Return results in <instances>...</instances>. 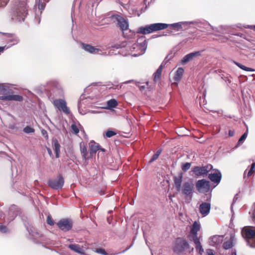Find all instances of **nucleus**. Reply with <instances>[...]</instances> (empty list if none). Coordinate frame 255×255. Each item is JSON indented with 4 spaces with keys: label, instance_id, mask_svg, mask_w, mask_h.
Listing matches in <instances>:
<instances>
[{
    "label": "nucleus",
    "instance_id": "nucleus-1",
    "mask_svg": "<svg viewBox=\"0 0 255 255\" xmlns=\"http://www.w3.org/2000/svg\"><path fill=\"white\" fill-rule=\"evenodd\" d=\"M126 46L128 49V54L136 57L144 53L147 48V43L145 37L142 36L137 39L136 42H128Z\"/></svg>",
    "mask_w": 255,
    "mask_h": 255
},
{
    "label": "nucleus",
    "instance_id": "nucleus-2",
    "mask_svg": "<svg viewBox=\"0 0 255 255\" xmlns=\"http://www.w3.org/2000/svg\"><path fill=\"white\" fill-rule=\"evenodd\" d=\"M27 11L26 1L20 0L13 12L11 18L16 22L23 21L27 14Z\"/></svg>",
    "mask_w": 255,
    "mask_h": 255
},
{
    "label": "nucleus",
    "instance_id": "nucleus-3",
    "mask_svg": "<svg viewBox=\"0 0 255 255\" xmlns=\"http://www.w3.org/2000/svg\"><path fill=\"white\" fill-rule=\"evenodd\" d=\"M167 27H168V25L166 23H153L139 27L137 29V32L143 34H147L156 31L164 29Z\"/></svg>",
    "mask_w": 255,
    "mask_h": 255
},
{
    "label": "nucleus",
    "instance_id": "nucleus-4",
    "mask_svg": "<svg viewBox=\"0 0 255 255\" xmlns=\"http://www.w3.org/2000/svg\"><path fill=\"white\" fill-rule=\"evenodd\" d=\"M243 237L247 240L248 245L251 248H255V228L245 227L242 231Z\"/></svg>",
    "mask_w": 255,
    "mask_h": 255
},
{
    "label": "nucleus",
    "instance_id": "nucleus-5",
    "mask_svg": "<svg viewBox=\"0 0 255 255\" xmlns=\"http://www.w3.org/2000/svg\"><path fill=\"white\" fill-rule=\"evenodd\" d=\"M111 18L122 31H124L128 28V22L126 18L119 15H114Z\"/></svg>",
    "mask_w": 255,
    "mask_h": 255
},
{
    "label": "nucleus",
    "instance_id": "nucleus-6",
    "mask_svg": "<svg viewBox=\"0 0 255 255\" xmlns=\"http://www.w3.org/2000/svg\"><path fill=\"white\" fill-rule=\"evenodd\" d=\"M213 166L211 164L205 166H195L192 168V171L197 176H201L206 174L212 168Z\"/></svg>",
    "mask_w": 255,
    "mask_h": 255
},
{
    "label": "nucleus",
    "instance_id": "nucleus-7",
    "mask_svg": "<svg viewBox=\"0 0 255 255\" xmlns=\"http://www.w3.org/2000/svg\"><path fill=\"white\" fill-rule=\"evenodd\" d=\"M197 190L200 193H206L210 190V182L205 179L197 181L196 183Z\"/></svg>",
    "mask_w": 255,
    "mask_h": 255
},
{
    "label": "nucleus",
    "instance_id": "nucleus-8",
    "mask_svg": "<svg viewBox=\"0 0 255 255\" xmlns=\"http://www.w3.org/2000/svg\"><path fill=\"white\" fill-rule=\"evenodd\" d=\"M53 105L59 111H62L66 115L70 114V110L67 107L66 102L63 99H56L53 101Z\"/></svg>",
    "mask_w": 255,
    "mask_h": 255
},
{
    "label": "nucleus",
    "instance_id": "nucleus-9",
    "mask_svg": "<svg viewBox=\"0 0 255 255\" xmlns=\"http://www.w3.org/2000/svg\"><path fill=\"white\" fill-rule=\"evenodd\" d=\"M64 180L63 178L61 176H58L56 178L50 180L48 181L49 185L53 189L58 190L63 186Z\"/></svg>",
    "mask_w": 255,
    "mask_h": 255
},
{
    "label": "nucleus",
    "instance_id": "nucleus-10",
    "mask_svg": "<svg viewBox=\"0 0 255 255\" xmlns=\"http://www.w3.org/2000/svg\"><path fill=\"white\" fill-rule=\"evenodd\" d=\"M57 226L61 230L66 232L71 229L73 224L71 220L64 219L60 220L57 223Z\"/></svg>",
    "mask_w": 255,
    "mask_h": 255
},
{
    "label": "nucleus",
    "instance_id": "nucleus-11",
    "mask_svg": "<svg viewBox=\"0 0 255 255\" xmlns=\"http://www.w3.org/2000/svg\"><path fill=\"white\" fill-rule=\"evenodd\" d=\"M194 185L192 182H185L182 188V193L187 196L191 197L193 194Z\"/></svg>",
    "mask_w": 255,
    "mask_h": 255
},
{
    "label": "nucleus",
    "instance_id": "nucleus-12",
    "mask_svg": "<svg viewBox=\"0 0 255 255\" xmlns=\"http://www.w3.org/2000/svg\"><path fill=\"white\" fill-rule=\"evenodd\" d=\"M200 223L195 221L190 227V235L189 236L190 240L199 238L197 236V232L200 230Z\"/></svg>",
    "mask_w": 255,
    "mask_h": 255
},
{
    "label": "nucleus",
    "instance_id": "nucleus-13",
    "mask_svg": "<svg viewBox=\"0 0 255 255\" xmlns=\"http://www.w3.org/2000/svg\"><path fill=\"white\" fill-rule=\"evenodd\" d=\"M3 34L5 36V41L9 44L8 48L18 43L19 39L15 35L10 33H3Z\"/></svg>",
    "mask_w": 255,
    "mask_h": 255
},
{
    "label": "nucleus",
    "instance_id": "nucleus-14",
    "mask_svg": "<svg viewBox=\"0 0 255 255\" xmlns=\"http://www.w3.org/2000/svg\"><path fill=\"white\" fill-rule=\"evenodd\" d=\"M224 239V236L215 235L211 237L209 240V245L213 247H217L221 245Z\"/></svg>",
    "mask_w": 255,
    "mask_h": 255
},
{
    "label": "nucleus",
    "instance_id": "nucleus-15",
    "mask_svg": "<svg viewBox=\"0 0 255 255\" xmlns=\"http://www.w3.org/2000/svg\"><path fill=\"white\" fill-rule=\"evenodd\" d=\"M208 177L212 182L218 184L221 181L222 174L219 170H215L213 173L209 174Z\"/></svg>",
    "mask_w": 255,
    "mask_h": 255
},
{
    "label": "nucleus",
    "instance_id": "nucleus-16",
    "mask_svg": "<svg viewBox=\"0 0 255 255\" xmlns=\"http://www.w3.org/2000/svg\"><path fill=\"white\" fill-rule=\"evenodd\" d=\"M188 246V244L185 241H178L177 243L176 244L174 248V251L175 252L180 253L183 251L184 250L187 249Z\"/></svg>",
    "mask_w": 255,
    "mask_h": 255
},
{
    "label": "nucleus",
    "instance_id": "nucleus-17",
    "mask_svg": "<svg viewBox=\"0 0 255 255\" xmlns=\"http://www.w3.org/2000/svg\"><path fill=\"white\" fill-rule=\"evenodd\" d=\"M210 208L211 204L210 203H202L199 206V211L203 216H206L209 214Z\"/></svg>",
    "mask_w": 255,
    "mask_h": 255
},
{
    "label": "nucleus",
    "instance_id": "nucleus-18",
    "mask_svg": "<svg viewBox=\"0 0 255 255\" xmlns=\"http://www.w3.org/2000/svg\"><path fill=\"white\" fill-rule=\"evenodd\" d=\"M0 100L4 101H21L23 98L21 96L18 95H9L7 96H2L0 97Z\"/></svg>",
    "mask_w": 255,
    "mask_h": 255
},
{
    "label": "nucleus",
    "instance_id": "nucleus-19",
    "mask_svg": "<svg viewBox=\"0 0 255 255\" xmlns=\"http://www.w3.org/2000/svg\"><path fill=\"white\" fill-rule=\"evenodd\" d=\"M82 48L85 51L92 54H100L101 50L89 44H82Z\"/></svg>",
    "mask_w": 255,
    "mask_h": 255
},
{
    "label": "nucleus",
    "instance_id": "nucleus-20",
    "mask_svg": "<svg viewBox=\"0 0 255 255\" xmlns=\"http://www.w3.org/2000/svg\"><path fill=\"white\" fill-rule=\"evenodd\" d=\"M200 55V52H194L185 55L181 60L182 64H185L189 61H191L193 59L194 57H196Z\"/></svg>",
    "mask_w": 255,
    "mask_h": 255
},
{
    "label": "nucleus",
    "instance_id": "nucleus-21",
    "mask_svg": "<svg viewBox=\"0 0 255 255\" xmlns=\"http://www.w3.org/2000/svg\"><path fill=\"white\" fill-rule=\"evenodd\" d=\"M182 175L181 174L177 177L174 178V182L175 188L177 191H180L181 189V184L182 182Z\"/></svg>",
    "mask_w": 255,
    "mask_h": 255
},
{
    "label": "nucleus",
    "instance_id": "nucleus-22",
    "mask_svg": "<svg viewBox=\"0 0 255 255\" xmlns=\"http://www.w3.org/2000/svg\"><path fill=\"white\" fill-rule=\"evenodd\" d=\"M89 147L91 155L95 153L100 149L99 144L94 141H91L89 142Z\"/></svg>",
    "mask_w": 255,
    "mask_h": 255
},
{
    "label": "nucleus",
    "instance_id": "nucleus-23",
    "mask_svg": "<svg viewBox=\"0 0 255 255\" xmlns=\"http://www.w3.org/2000/svg\"><path fill=\"white\" fill-rule=\"evenodd\" d=\"M193 241L195 245V248L197 252L200 254L202 255L204 252V250L200 242L199 238H196L194 239H191Z\"/></svg>",
    "mask_w": 255,
    "mask_h": 255
},
{
    "label": "nucleus",
    "instance_id": "nucleus-24",
    "mask_svg": "<svg viewBox=\"0 0 255 255\" xmlns=\"http://www.w3.org/2000/svg\"><path fill=\"white\" fill-rule=\"evenodd\" d=\"M52 145L53 146L54 150L56 154V157L58 158L59 157L60 151V145L57 139H54L52 140Z\"/></svg>",
    "mask_w": 255,
    "mask_h": 255
},
{
    "label": "nucleus",
    "instance_id": "nucleus-25",
    "mask_svg": "<svg viewBox=\"0 0 255 255\" xmlns=\"http://www.w3.org/2000/svg\"><path fill=\"white\" fill-rule=\"evenodd\" d=\"M68 248L71 250L80 254L83 255L84 254V250L79 245L71 244L68 246Z\"/></svg>",
    "mask_w": 255,
    "mask_h": 255
},
{
    "label": "nucleus",
    "instance_id": "nucleus-26",
    "mask_svg": "<svg viewBox=\"0 0 255 255\" xmlns=\"http://www.w3.org/2000/svg\"><path fill=\"white\" fill-rule=\"evenodd\" d=\"M235 240V237L233 236L230 237L229 241H226L223 244V248L225 250L231 249L233 246V242Z\"/></svg>",
    "mask_w": 255,
    "mask_h": 255
},
{
    "label": "nucleus",
    "instance_id": "nucleus-27",
    "mask_svg": "<svg viewBox=\"0 0 255 255\" xmlns=\"http://www.w3.org/2000/svg\"><path fill=\"white\" fill-rule=\"evenodd\" d=\"M255 172V163H253L251 164V167L249 170L247 169L244 174V178H248L252 176Z\"/></svg>",
    "mask_w": 255,
    "mask_h": 255
},
{
    "label": "nucleus",
    "instance_id": "nucleus-28",
    "mask_svg": "<svg viewBox=\"0 0 255 255\" xmlns=\"http://www.w3.org/2000/svg\"><path fill=\"white\" fill-rule=\"evenodd\" d=\"M184 72V69L182 68H178L175 72L173 79L176 82H178L182 78Z\"/></svg>",
    "mask_w": 255,
    "mask_h": 255
},
{
    "label": "nucleus",
    "instance_id": "nucleus-29",
    "mask_svg": "<svg viewBox=\"0 0 255 255\" xmlns=\"http://www.w3.org/2000/svg\"><path fill=\"white\" fill-rule=\"evenodd\" d=\"M12 90L10 89V86L8 84H0V92L2 93H10Z\"/></svg>",
    "mask_w": 255,
    "mask_h": 255
},
{
    "label": "nucleus",
    "instance_id": "nucleus-30",
    "mask_svg": "<svg viewBox=\"0 0 255 255\" xmlns=\"http://www.w3.org/2000/svg\"><path fill=\"white\" fill-rule=\"evenodd\" d=\"M107 107L106 108H105V109H112L113 108H116L118 106V102L117 100H116L114 99H111V100L108 101L107 102Z\"/></svg>",
    "mask_w": 255,
    "mask_h": 255
},
{
    "label": "nucleus",
    "instance_id": "nucleus-31",
    "mask_svg": "<svg viewBox=\"0 0 255 255\" xmlns=\"http://www.w3.org/2000/svg\"><path fill=\"white\" fill-rule=\"evenodd\" d=\"M16 209V207L14 205L10 207V208L9 209V214H12V216L11 217H10L8 219L9 221H11V220H13L14 217L17 216V215L18 214V211Z\"/></svg>",
    "mask_w": 255,
    "mask_h": 255
},
{
    "label": "nucleus",
    "instance_id": "nucleus-32",
    "mask_svg": "<svg viewBox=\"0 0 255 255\" xmlns=\"http://www.w3.org/2000/svg\"><path fill=\"white\" fill-rule=\"evenodd\" d=\"M187 23V22H178V23H173V24H167L168 25V26H170L175 29H176L177 31H179L181 29H182V24L183 23Z\"/></svg>",
    "mask_w": 255,
    "mask_h": 255
},
{
    "label": "nucleus",
    "instance_id": "nucleus-33",
    "mask_svg": "<svg viewBox=\"0 0 255 255\" xmlns=\"http://www.w3.org/2000/svg\"><path fill=\"white\" fill-rule=\"evenodd\" d=\"M162 69V66L161 65L157 69L156 71L155 72V73L154 74V82H157L159 80L160 77H161Z\"/></svg>",
    "mask_w": 255,
    "mask_h": 255
},
{
    "label": "nucleus",
    "instance_id": "nucleus-34",
    "mask_svg": "<svg viewBox=\"0 0 255 255\" xmlns=\"http://www.w3.org/2000/svg\"><path fill=\"white\" fill-rule=\"evenodd\" d=\"M80 151L82 153L83 157L86 159L87 158V155H88V151L87 150L86 147L85 146V145L83 144H80Z\"/></svg>",
    "mask_w": 255,
    "mask_h": 255
},
{
    "label": "nucleus",
    "instance_id": "nucleus-35",
    "mask_svg": "<svg viewBox=\"0 0 255 255\" xmlns=\"http://www.w3.org/2000/svg\"><path fill=\"white\" fill-rule=\"evenodd\" d=\"M234 62L237 66H238L239 68H240L241 69H242L244 70H245L247 71H250V72H253V71H255V70L254 69L247 67H246L237 62L234 61Z\"/></svg>",
    "mask_w": 255,
    "mask_h": 255
},
{
    "label": "nucleus",
    "instance_id": "nucleus-36",
    "mask_svg": "<svg viewBox=\"0 0 255 255\" xmlns=\"http://www.w3.org/2000/svg\"><path fill=\"white\" fill-rule=\"evenodd\" d=\"M79 125V124H78V125L76 124H72L71 128L72 132L73 133L77 134V133H79V129L78 128Z\"/></svg>",
    "mask_w": 255,
    "mask_h": 255
},
{
    "label": "nucleus",
    "instance_id": "nucleus-37",
    "mask_svg": "<svg viewBox=\"0 0 255 255\" xmlns=\"http://www.w3.org/2000/svg\"><path fill=\"white\" fill-rule=\"evenodd\" d=\"M200 25L199 26L201 28H205L206 30H210L212 28V26L208 22H201Z\"/></svg>",
    "mask_w": 255,
    "mask_h": 255
},
{
    "label": "nucleus",
    "instance_id": "nucleus-38",
    "mask_svg": "<svg viewBox=\"0 0 255 255\" xmlns=\"http://www.w3.org/2000/svg\"><path fill=\"white\" fill-rule=\"evenodd\" d=\"M38 1V8L39 10L44 9L45 5V0H36Z\"/></svg>",
    "mask_w": 255,
    "mask_h": 255
},
{
    "label": "nucleus",
    "instance_id": "nucleus-39",
    "mask_svg": "<svg viewBox=\"0 0 255 255\" xmlns=\"http://www.w3.org/2000/svg\"><path fill=\"white\" fill-rule=\"evenodd\" d=\"M161 153V149L157 150L156 151V152L153 154V155L152 156V158L150 159L149 162L150 163H151V162L154 161V160H155L156 159H157L158 158V157Z\"/></svg>",
    "mask_w": 255,
    "mask_h": 255
},
{
    "label": "nucleus",
    "instance_id": "nucleus-40",
    "mask_svg": "<svg viewBox=\"0 0 255 255\" xmlns=\"http://www.w3.org/2000/svg\"><path fill=\"white\" fill-rule=\"evenodd\" d=\"M190 166L191 163L189 162H186L182 165V170L183 171L186 172L190 168Z\"/></svg>",
    "mask_w": 255,
    "mask_h": 255
},
{
    "label": "nucleus",
    "instance_id": "nucleus-41",
    "mask_svg": "<svg viewBox=\"0 0 255 255\" xmlns=\"http://www.w3.org/2000/svg\"><path fill=\"white\" fill-rule=\"evenodd\" d=\"M23 131L26 133H30L32 132H34V129L29 126H26L23 129Z\"/></svg>",
    "mask_w": 255,
    "mask_h": 255
},
{
    "label": "nucleus",
    "instance_id": "nucleus-42",
    "mask_svg": "<svg viewBox=\"0 0 255 255\" xmlns=\"http://www.w3.org/2000/svg\"><path fill=\"white\" fill-rule=\"evenodd\" d=\"M247 135H248V132H245L241 136V137L239 138V140H238V144H241L247 138Z\"/></svg>",
    "mask_w": 255,
    "mask_h": 255
},
{
    "label": "nucleus",
    "instance_id": "nucleus-43",
    "mask_svg": "<svg viewBox=\"0 0 255 255\" xmlns=\"http://www.w3.org/2000/svg\"><path fill=\"white\" fill-rule=\"evenodd\" d=\"M95 252L98 254H102L103 255H108V254L106 253V251L102 248L96 249Z\"/></svg>",
    "mask_w": 255,
    "mask_h": 255
},
{
    "label": "nucleus",
    "instance_id": "nucleus-44",
    "mask_svg": "<svg viewBox=\"0 0 255 255\" xmlns=\"http://www.w3.org/2000/svg\"><path fill=\"white\" fill-rule=\"evenodd\" d=\"M116 133L112 130H108L106 132V135L107 137H111L115 135Z\"/></svg>",
    "mask_w": 255,
    "mask_h": 255
},
{
    "label": "nucleus",
    "instance_id": "nucleus-45",
    "mask_svg": "<svg viewBox=\"0 0 255 255\" xmlns=\"http://www.w3.org/2000/svg\"><path fill=\"white\" fill-rule=\"evenodd\" d=\"M9 0H0V8L4 7L6 5Z\"/></svg>",
    "mask_w": 255,
    "mask_h": 255
},
{
    "label": "nucleus",
    "instance_id": "nucleus-46",
    "mask_svg": "<svg viewBox=\"0 0 255 255\" xmlns=\"http://www.w3.org/2000/svg\"><path fill=\"white\" fill-rule=\"evenodd\" d=\"M47 223L48 224L52 226L54 225V222L50 216L47 217Z\"/></svg>",
    "mask_w": 255,
    "mask_h": 255
},
{
    "label": "nucleus",
    "instance_id": "nucleus-47",
    "mask_svg": "<svg viewBox=\"0 0 255 255\" xmlns=\"http://www.w3.org/2000/svg\"><path fill=\"white\" fill-rule=\"evenodd\" d=\"M0 231L1 233H6V232H7L6 227L4 226L0 225Z\"/></svg>",
    "mask_w": 255,
    "mask_h": 255
},
{
    "label": "nucleus",
    "instance_id": "nucleus-48",
    "mask_svg": "<svg viewBox=\"0 0 255 255\" xmlns=\"http://www.w3.org/2000/svg\"><path fill=\"white\" fill-rule=\"evenodd\" d=\"M206 255H215L214 251L211 249H207L206 251Z\"/></svg>",
    "mask_w": 255,
    "mask_h": 255
},
{
    "label": "nucleus",
    "instance_id": "nucleus-49",
    "mask_svg": "<svg viewBox=\"0 0 255 255\" xmlns=\"http://www.w3.org/2000/svg\"><path fill=\"white\" fill-rule=\"evenodd\" d=\"M58 90L59 91V96L63 95V91L60 85L57 87Z\"/></svg>",
    "mask_w": 255,
    "mask_h": 255
},
{
    "label": "nucleus",
    "instance_id": "nucleus-50",
    "mask_svg": "<svg viewBox=\"0 0 255 255\" xmlns=\"http://www.w3.org/2000/svg\"><path fill=\"white\" fill-rule=\"evenodd\" d=\"M253 208H254V209L253 211L252 217L254 220V221L255 222V203L254 205Z\"/></svg>",
    "mask_w": 255,
    "mask_h": 255
},
{
    "label": "nucleus",
    "instance_id": "nucleus-51",
    "mask_svg": "<svg viewBox=\"0 0 255 255\" xmlns=\"http://www.w3.org/2000/svg\"><path fill=\"white\" fill-rule=\"evenodd\" d=\"M8 48V46H7L6 45L0 47V53L2 52L5 49H7Z\"/></svg>",
    "mask_w": 255,
    "mask_h": 255
},
{
    "label": "nucleus",
    "instance_id": "nucleus-52",
    "mask_svg": "<svg viewBox=\"0 0 255 255\" xmlns=\"http://www.w3.org/2000/svg\"><path fill=\"white\" fill-rule=\"evenodd\" d=\"M42 133L43 135V136H44L46 138H48V134H47V132H46V130H42Z\"/></svg>",
    "mask_w": 255,
    "mask_h": 255
},
{
    "label": "nucleus",
    "instance_id": "nucleus-53",
    "mask_svg": "<svg viewBox=\"0 0 255 255\" xmlns=\"http://www.w3.org/2000/svg\"><path fill=\"white\" fill-rule=\"evenodd\" d=\"M78 111L82 115H84L85 113H83L81 111V102H79L78 105Z\"/></svg>",
    "mask_w": 255,
    "mask_h": 255
},
{
    "label": "nucleus",
    "instance_id": "nucleus-54",
    "mask_svg": "<svg viewBox=\"0 0 255 255\" xmlns=\"http://www.w3.org/2000/svg\"><path fill=\"white\" fill-rule=\"evenodd\" d=\"M132 82H134V80H130L127 81L125 82L124 83V84H128V83H132Z\"/></svg>",
    "mask_w": 255,
    "mask_h": 255
},
{
    "label": "nucleus",
    "instance_id": "nucleus-55",
    "mask_svg": "<svg viewBox=\"0 0 255 255\" xmlns=\"http://www.w3.org/2000/svg\"><path fill=\"white\" fill-rule=\"evenodd\" d=\"M47 151L50 155H52V151L49 148H47Z\"/></svg>",
    "mask_w": 255,
    "mask_h": 255
},
{
    "label": "nucleus",
    "instance_id": "nucleus-56",
    "mask_svg": "<svg viewBox=\"0 0 255 255\" xmlns=\"http://www.w3.org/2000/svg\"><path fill=\"white\" fill-rule=\"evenodd\" d=\"M233 132L231 130H230L229 132V134L230 136H233Z\"/></svg>",
    "mask_w": 255,
    "mask_h": 255
},
{
    "label": "nucleus",
    "instance_id": "nucleus-57",
    "mask_svg": "<svg viewBox=\"0 0 255 255\" xmlns=\"http://www.w3.org/2000/svg\"><path fill=\"white\" fill-rule=\"evenodd\" d=\"M133 14L137 15L138 16H139L140 15V13H139L138 12H136V11L135 12H133Z\"/></svg>",
    "mask_w": 255,
    "mask_h": 255
},
{
    "label": "nucleus",
    "instance_id": "nucleus-58",
    "mask_svg": "<svg viewBox=\"0 0 255 255\" xmlns=\"http://www.w3.org/2000/svg\"><path fill=\"white\" fill-rule=\"evenodd\" d=\"M251 28L254 27V29H255V25L251 26Z\"/></svg>",
    "mask_w": 255,
    "mask_h": 255
},
{
    "label": "nucleus",
    "instance_id": "nucleus-59",
    "mask_svg": "<svg viewBox=\"0 0 255 255\" xmlns=\"http://www.w3.org/2000/svg\"><path fill=\"white\" fill-rule=\"evenodd\" d=\"M144 88V87H143V86H141V87H140V89H142V88Z\"/></svg>",
    "mask_w": 255,
    "mask_h": 255
},
{
    "label": "nucleus",
    "instance_id": "nucleus-60",
    "mask_svg": "<svg viewBox=\"0 0 255 255\" xmlns=\"http://www.w3.org/2000/svg\"><path fill=\"white\" fill-rule=\"evenodd\" d=\"M189 23H193V22H190Z\"/></svg>",
    "mask_w": 255,
    "mask_h": 255
},
{
    "label": "nucleus",
    "instance_id": "nucleus-61",
    "mask_svg": "<svg viewBox=\"0 0 255 255\" xmlns=\"http://www.w3.org/2000/svg\"><path fill=\"white\" fill-rule=\"evenodd\" d=\"M233 255H236V253H235V254H233Z\"/></svg>",
    "mask_w": 255,
    "mask_h": 255
},
{
    "label": "nucleus",
    "instance_id": "nucleus-62",
    "mask_svg": "<svg viewBox=\"0 0 255 255\" xmlns=\"http://www.w3.org/2000/svg\"><path fill=\"white\" fill-rule=\"evenodd\" d=\"M233 255H236V253H235V254H233Z\"/></svg>",
    "mask_w": 255,
    "mask_h": 255
},
{
    "label": "nucleus",
    "instance_id": "nucleus-63",
    "mask_svg": "<svg viewBox=\"0 0 255 255\" xmlns=\"http://www.w3.org/2000/svg\"><path fill=\"white\" fill-rule=\"evenodd\" d=\"M101 150H102V151H104V149H101Z\"/></svg>",
    "mask_w": 255,
    "mask_h": 255
}]
</instances>
